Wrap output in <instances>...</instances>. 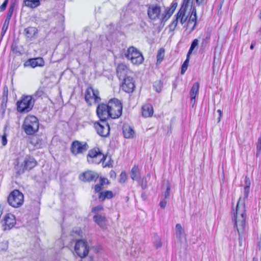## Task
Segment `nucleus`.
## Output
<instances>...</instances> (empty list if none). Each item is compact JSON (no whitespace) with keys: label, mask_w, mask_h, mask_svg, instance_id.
<instances>
[{"label":"nucleus","mask_w":261,"mask_h":261,"mask_svg":"<svg viewBox=\"0 0 261 261\" xmlns=\"http://www.w3.org/2000/svg\"><path fill=\"white\" fill-rule=\"evenodd\" d=\"M14 4H11V5L9 8L8 11L7 13V17L6 18V19H8V20H10L12 16L13 11H14Z\"/></svg>","instance_id":"obj_39"},{"label":"nucleus","mask_w":261,"mask_h":261,"mask_svg":"<svg viewBox=\"0 0 261 261\" xmlns=\"http://www.w3.org/2000/svg\"><path fill=\"white\" fill-rule=\"evenodd\" d=\"M81 261H94V259L91 256H89L85 259H83Z\"/></svg>","instance_id":"obj_61"},{"label":"nucleus","mask_w":261,"mask_h":261,"mask_svg":"<svg viewBox=\"0 0 261 261\" xmlns=\"http://www.w3.org/2000/svg\"><path fill=\"white\" fill-rule=\"evenodd\" d=\"M177 5V3H172V5H171V7H170L169 9L174 12V11H175V10L176 8Z\"/></svg>","instance_id":"obj_57"},{"label":"nucleus","mask_w":261,"mask_h":261,"mask_svg":"<svg viewBox=\"0 0 261 261\" xmlns=\"http://www.w3.org/2000/svg\"><path fill=\"white\" fill-rule=\"evenodd\" d=\"M107 159L101 152V150L97 147L90 149L87 155V161L89 164H99L105 161Z\"/></svg>","instance_id":"obj_5"},{"label":"nucleus","mask_w":261,"mask_h":261,"mask_svg":"<svg viewBox=\"0 0 261 261\" xmlns=\"http://www.w3.org/2000/svg\"><path fill=\"white\" fill-rule=\"evenodd\" d=\"M114 196L113 193L111 191H106L100 192L99 199L101 201H103L106 199H111Z\"/></svg>","instance_id":"obj_27"},{"label":"nucleus","mask_w":261,"mask_h":261,"mask_svg":"<svg viewBox=\"0 0 261 261\" xmlns=\"http://www.w3.org/2000/svg\"><path fill=\"white\" fill-rule=\"evenodd\" d=\"M25 36L28 38H32L37 33V29L35 27H29L24 30Z\"/></svg>","instance_id":"obj_26"},{"label":"nucleus","mask_w":261,"mask_h":261,"mask_svg":"<svg viewBox=\"0 0 261 261\" xmlns=\"http://www.w3.org/2000/svg\"><path fill=\"white\" fill-rule=\"evenodd\" d=\"M153 113V107L150 104H146L142 107V115L144 117H149Z\"/></svg>","instance_id":"obj_23"},{"label":"nucleus","mask_w":261,"mask_h":261,"mask_svg":"<svg viewBox=\"0 0 261 261\" xmlns=\"http://www.w3.org/2000/svg\"><path fill=\"white\" fill-rule=\"evenodd\" d=\"M178 22V21L176 18H175V19L173 20L172 23L169 25L170 29L171 31H174L175 30L177 25Z\"/></svg>","instance_id":"obj_46"},{"label":"nucleus","mask_w":261,"mask_h":261,"mask_svg":"<svg viewBox=\"0 0 261 261\" xmlns=\"http://www.w3.org/2000/svg\"><path fill=\"white\" fill-rule=\"evenodd\" d=\"M8 88L7 86H5L4 88V92H3V94L4 95H7L8 94Z\"/></svg>","instance_id":"obj_62"},{"label":"nucleus","mask_w":261,"mask_h":261,"mask_svg":"<svg viewBox=\"0 0 261 261\" xmlns=\"http://www.w3.org/2000/svg\"><path fill=\"white\" fill-rule=\"evenodd\" d=\"M250 186V181L249 178L246 176L245 178V186L244 189V198H247L248 197Z\"/></svg>","instance_id":"obj_29"},{"label":"nucleus","mask_w":261,"mask_h":261,"mask_svg":"<svg viewBox=\"0 0 261 261\" xmlns=\"http://www.w3.org/2000/svg\"><path fill=\"white\" fill-rule=\"evenodd\" d=\"M9 22L10 20L6 19H5L2 28V33H4V34L6 32L8 28Z\"/></svg>","instance_id":"obj_47"},{"label":"nucleus","mask_w":261,"mask_h":261,"mask_svg":"<svg viewBox=\"0 0 261 261\" xmlns=\"http://www.w3.org/2000/svg\"><path fill=\"white\" fill-rule=\"evenodd\" d=\"M102 186L99 184H96L94 186V191L95 193L100 192L102 189Z\"/></svg>","instance_id":"obj_49"},{"label":"nucleus","mask_w":261,"mask_h":261,"mask_svg":"<svg viewBox=\"0 0 261 261\" xmlns=\"http://www.w3.org/2000/svg\"><path fill=\"white\" fill-rule=\"evenodd\" d=\"M127 178L126 173L125 171H122L119 177V181L120 184H123L125 182Z\"/></svg>","instance_id":"obj_41"},{"label":"nucleus","mask_w":261,"mask_h":261,"mask_svg":"<svg viewBox=\"0 0 261 261\" xmlns=\"http://www.w3.org/2000/svg\"><path fill=\"white\" fill-rule=\"evenodd\" d=\"M24 4L27 7L34 8L40 5V1L39 0H25Z\"/></svg>","instance_id":"obj_31"},{"label":"nucleus","mask_w":261,"mask_h":261,"mask_svg":"<svg viewBox=\"0 0 261 261\" xmlns=\"http://www.w3.org/2000/svg\"><path fill=\"white\" fill-rule=\"evenodd\" d=\"M111 118L115 119L119 117L122 114V105L120 101L117 98L111 99L108 103Z\"/></svg>","instance_id":"obj_7"},{"label":"nucleus","mask_w":261,"mask_h":261,"mask_svg":"<svg viewBox=\"0 0 261 261\" xmlns=\"http://www.w3.org/2000/svg\"><path fill=\"white\" fill-rule=\"evenodd\" d=\"M97 134L101 137H106L110 133V126L106 120H100V122H96L94 124Z\"/></svg>","instance_id":"obj_13"},{"label":"nucleus","mask_w":261,"mask_h":261,"mask_svg":"<svg viewBox=\"0 0 261 261\" xmlns=\"http://www.w3.org/2000/svg\"><path fill=\"white\" fill-rule=\"evenodd\" d=\"M147 15L149 19L156 20L162 18L161 7L157 4H151L148 6Z\"/></svg>","instance_id":"obj_11"},{"label":"nucleus","mask_w":261,"mask_h":261,"mask_svg":"<svg viewBox=\"0 0 261 261\" xmlns=\"http://www.w3.org/2000/svg\"><path fill=\"white\" fill-rule=\"evenodd\" d=\"M117 75L120 80H123L126 76L132 75L133 73L128 67L124 64H120L116 69Z\"/></svg>","instance_id":"obj_16"},{"label":"nucleus","mask_w":261,"mask_h":261,"mask_svg":"<svg viewBox=\"0 0 261 261\" xmlns=\"http://www.w3.org/2000/svg\"><path fill=\"white\" fill-rule=\"evenodd\" d=\"M232 215V220L234 227L244 228L246 227V213L244 199L239 198L236 210L233 211Z\"/></svg>","instance_id":"obj_1"},{"label":"nucleus","mask_w":261,"mask_h":261,"mask_svg":"<svg viewBox=\"0 0 261 261\" xmlns=\"http://www.w3.org/2000/svg\"><path fill=\"white\" fill-rule=\"evenodd\" d=\"M43 93L44 92L42 90L39 89L38 91H36L35 95L36 96L41 97V96L43 95Z\"/></svg>","instance_id":"obj_56"},{"label":"nucleus","mask_w":261,"mask_h":261,"mask_svg":"<svg viewBox=\"0 0 261 261\" xmlns=\"http://www.w3.org/2000/svg\"><path fill=\"white\" fill-rule=\"evenodd\" d=\"M94 221L100 227H102L106 222V217L98 214H96L93 217Z\"/></svg>","instance_id":"obj_28"},{"label":"nucleus","mask_w":261,"mask_h":261,"mask_svg":"<svg viewBox=\"0 0 261 261\" xmlns=\"http://www.w3.org/2000/svg\"><path fill=\"white\" fill-rule=\"evenodd\" d=\"M173 12L171 11L169 9L166 11L165 13H162V18H161V21H167L172 15Z\"/></svg>","instance_id":"obj_35"},{"label":"nucleus","mask_w":261,"mask_h":261,"mask_svg":"<svg viewBox=\"0 0 261 261\" xmlns=\"http://www.w3.org/2000/svg\"><path fill=\"white\" fill-rule=\"evenodd\" d=\"M257 247L259 250L261 249V233H260L259 237L258 239Z\"/></svg>","instance_id":"obj_59"},{"label":"nucleus","mask_w":261,"mask_h":261,"mask_svg":"<svg viewBox=\"0 0 261 261\" xmlns=\"http://www.w3.org/2000/svg\"><path fill=\"white\" fill-rule=\"evenodd\" d=\"M197 11L195 7L192 9L191 15L188 19L187 29H190V33L192 32L197 25Z\"/></svg>","instance_id":"obj_18"},{"label":"nucleus","mask_w":261,"mask_h":261,"mask_svg":"<svg viewBox=\"0 0 261 261\" xmlns=\"http://www.w3.org/2000/svg\"><path fill=\"white\" fill-rule=\"evenodd\" d=\"M89 148V146L86 142H82L75 140L72 142L70 150L74 155L83 153Z\"/></svg>","instance_id":"obj_12"},{"label":"nucleus","mask_w":261,"mask_h":261,"mask_svg":"<svg viewBox=\"0 0 261 261\" xmlns=\"http://www.w3.org/2000/svg\"><path fill=\"white\" fill-rule=\"evenodd\" d=\"M44 64V61L42 58H36L28 60L24 63V66L35 68L37 66H43Z\"/></svg>","instance_id":"obj_19"},{"label":"nucleus","mask_w":261,"mask_h":261,"mask_svg":"<svg viewBox=\"0 0 261 261\" xmlns=\"http://www.w3.org/2000/svg\"><path fill=\"white\" fill-rule=\"evenodd\" d=\"M106 182H108V180L107 178H105V177H101L100 178V182H99V184L100 185H101L102 186L105 185V184H106Z\"/></svg>","instance_id":"obj_51"},{"label":"nucleus","mask_w":261,"mask_h":261,"mask_svg":"<svg viewBox=\"0 0 261 261\" xmlns=\"http://www.w3.org/2000/svg\"><path fill=\"white\" fill-rule=\"evenodd\" d=\"M103 210V207L102 205H99L93 207L92 208V212L95 213L96 214H97V213Z\"/></svg>","instance_id":"obj_45"},{"label":"nucleus","mask_w":261,"mask_h":261,"mask_svg":"<svg viewBox=\"0 0 261 261\" xmlns=\"http://www.w3.org/2000/svg\"><path fill=\"white\" fill-rule=\"evenodd\" d=\"M256 148L257 151L260 152L261 151V138L258 139Z\"/></svg>","instance_id":"obj_54"},{"label":"nucleus","mask_w":261,"mask_h":261,"mask_svg":"<svg viewBox=\"0 0 261 261\" xmlns=\"http://www.w3.org/2000/svg\"><path fill=\"white\" fill-rule=\"evenodd\" d=\"M147 178L148 179L150 178V175L149 174H147V176H143L138 181L143 189H145L147 187Z\"/></svg>","instance_id":"obj_33"},{"label":"nucleus","mask_w":261,"mask_h":261,"mask_svg":"<svg viewBox=\"0 0 261 261\" xmlns=\"http://www.w3.org/2000/svg\"><path fill=\"white\" fill-rule=\"evenodd\" d=\"M255 44V41H252L251 44V45H250V48L251 49H253L254 48Z\"/></svg>","instance_id":"obj_63"},{"label":"nucleus","mask_w":261,"mask_h":261,"mask_svg":"<svg viewBox=\"0 0 261 261\" xmlns=\"http://www.w3.org/2000/svg\"><path fill=\"white\" fill-rule=\"evenodd\" d=\"M204 0H196V2L197 5H200L203 2Z\"/></svg>","instance_id":"obj_64"},{"label":"nucleus","mask_w":261,"mask_h":261,"mask_svg":"<svg viewBox=\"0 0 261 261\" xmlns=\"http://www.w3.org/2000/svg\"><path fill=\"white\" fill-rule=\"evenodd\" d=\"M124 56L132 64L139 65L144 61V57L141 52L133 46L129 47L124 51Z\"/></svg>","instance_id":"obj_3"},{"label":"nucleus","mask_w":261,"mask_h":261,"mask_svg":"<svg viewBox=\"0 0 261 261\" xmlns=\"http://www.w3.org/2000/svg\"><path fill=\"white\" fill-rule=\"evenodd\" d=\"M104 162H102V165H103V167H112V163L111 162V159L110 160L109 162H108V163H106V164H104Z\"/></svg>","instance_id":"obj_55"},{"label":"nucleus","mask_w":261,"mask_h":261,"mask_svg":"<svg viewBox=\"0 0 261 261\" xmlns=\"http://www.w3.org/2000/svg\"><path fill=\"white\" fill-rule=\"evenodd\" d=\"M7 201L11 206L17 208L20 207L23 203V194L18 190L12 191L7 198Z\"/></svg>","instance_id":"obj_6"},{"label":"nucleus","mask_w":261,"mask_h":261,"mask_svg":"<svg viewBox=\"0 0 261 261\" xmlns=\"http://www.w3.org/2000/svg\"><path fill=\"white\" fill-rule=\"evenodd\" d=\"M199 40L198 39H195L193 40L190 48L188 51V53L187 54L188 58H189L191 54L192 53L193 50L194 49V48L197 47L198 45Z\"/></svg>","instance_id":"obj_36"},{"label":"nucleus","mask_w":261,"mask_h":261,"mask_svg":"<svg viewBox=\"0 0 261 261\" xmlns=\"http://www.w3.org/2000/svg\"><path fill=\"white\" fill-rule=\"evenodd\" d=\"M11 50L16 55H21V51L19 50L18 47L15 44H13L11 46Z\"/></svg>","instance_id":"obj_42"},{"label":"nucleus","mask_w":261,"mask_h":261,"mask_svg":"<svg viewBox=\"0 0 261 261\" xmlns=\"http://www.w3.org/2000/svg\"><path fill=\"white\" fill-rule=\"evenodd\" d=\"M165 56V49L163 48H160L157 53L156 59L157 64H160L163 60Z\"/></svg>","instance_id":"obj_34"},{"label":"nucleus","mask_w":261,"mask_h":261,"mask_svg":"<svg viewBox=\"0 0 261 261\" xmlns=\"http://www.w3.org/2000/svg\"><path fill=\"white\" fill-rule=\"evenodd\" d=\"M130 175L133 180L139 181V179L141 178V172L138 166H134L130 171Z\"/></svg>","instance_id":"obj_24"},{"label":"nucleus","mask_w":261,"mask_h":261,"mask_svg":"<svg viewBox=\"0 0 261 261\" xmlns=\"http://www.w3.org/2000/svg\"><path fill=\"white\" fill-rule=\"evenodd\" d=\"M238 230V232L239 233V242L240 243H241V241H242V236H241V233H243V230L244 229H241V231H240V229H237Z\"/></svg>","instance_id":"obj_58"},{"label":"nucleus","mask_w":261,"mask_h":261,"mask_svg":"<svg viewBox=\"0 0 261 261\" xmlns=\"http://www.w3.org/2000/svg\"><path fill=\"white\" fill-rule=\"evenodd\" d=\"M14 164L16 173L19 175L27 170L29 171L33 169L37 166V162L33 156L27 155L24 157L17 158Z\"/></svg>","instance_id":"obj_2"},{"label":"nucleus","mask_w":261,"mask_h":261,"mask_svg":"<svg viewBox=\"0 0 261 261\" xmlns=\"http://www.w3.org/2000/svg\"><path fill=\"white\" fill-rule=\"evenodd\" d=\"M34 106L32 97L30 95L23 96L17 102V111L20 113L30 112Z\"/></svg>","instance_id":"obj_8"},{"label":"nucleus","mask_w":261,"mask_h":261,"mask_svg":"<svg viewBox=\"0 0 261 261\" xmlns=\"http://www.w3.org/2000/svg\"><path fill=\"white\" fill-rule=\"evenodd\" d=\"M199 88V84L197 82L193 84L190 90V97H192V99L196 97V96L198 92Z\"/></svg>","instance_id":"obj_32"},{"label":"nucleus","mask_w":261,"mask_h":261,"mask_svg":"<svg viewBox=\"0 0 261 261\" xmlns=\"http://www.w3.org/2000/svg\"><path fill=\"white\" fill-rule=\"evenodd\" d=\"M211 37V32L207 31L205 33L202 39L201 45L202 47H205L210 42Z\"/></svg>","instance_id":"obj_30"},{"label":"nucleus","mask_w":261,"mask_h":261,"mask_svg":"<svg viewBox=\"0 0 261 261\" xmlns=\"http://www.w3.org/2000/svg\"><path fill=\"white\" fill-rule=\"evenodd\" d=\"M154 245L156 248H159L162 246L161 239L159 237H155Z\"/></svg>","instance_id":"obj_43"},{"label":"nucleus","mask_w":261,"mask_h":261,"mask_svg":"<svg viewBox=\"0 0 261 261\" xmlns=\"http://www.w3.org/2000/svg\"><path fill=\"white\" fill-rule=\"evenodd\" d=\"M189 58H188V56H187V59L181 66V73L182 74H184L187 70L189 64Z\"/></svg>","instance_id":"obj_40"},{"label":"nucleus","mask_w":261,"mask_h":261,"mask_svg":"<svg viewBox=\"0 0 261 261\" xmlns=\"http://www.w3.org/2000/svg\"><path fill=\"white\" fill-rule=\"evenodd\" d=\"M2 143L3 146H5L7 143L6 135H4L2 137Z\"/></svg>","instance_id":"obj_52"},{"label":"nucleus","mask_w":261,"mask_h":261,"mask_svg":"<svg viewBox=\"0 0 261 261\" xmlns=\"http://www.w3.org/2000/svg\"><path fill=\"white\" fill-rule=\"evenodd\" d=\"M154 89L158 93L162 91L163 88V83L161 81H155L153 85Z\"/></svg>","instance_id":"obj_38"},{"label":"nucleus","mask_w":261,"mask_h":261,"mask_svg":"<svg viewBox=\"0 0 261 261\" xmlns=\"http://www.w3.org/2000/svg\"><path fill=\"white\" fill-rule=\"evenodd\" d=\"M8 248V242L4 241L0 243V249L3 251L6 250Z\"/></svg>","instance_id":"obj_44"},{"label":"nucleus","mask_w":261,"mask_h":261,"mask_svg":"<svg viewBox=\"0 0 261 261\" xmlns=\"http://www.w3.org/2000/svg\"><path fill=\"white\" fill-rule=\"evenodd\" d=\"M217 112L219 113V117L218 118V122H219L222 117V112L220 110H218Z\"/></svg>","instance_id":"obj_60"},{"label":"nucleus","mask_w":261,"mask_h":261,"mask_svg":"<svg viewBox=\"0 0 261 261\" xmlns=\"http://www.w3.org/2000/svg\"><path fill=\"white\" fill-rule=\"evenodd\" d=\"M30 143L37 148L42 146V140L37 136H33L30 138Z\"/></svg>","instance_id":"obj_25"},{"label":"nucleus","mask_w":261,"mask_h":261,"mask_svg":"<svg viewBox=\"0 0 261 261\" xmlns=\"http://www.w3.org/2000/svg\"><path fill=\"white\" fill-rule=\"evenodd\" d=\"M4 222L5 227H7L8 228H12L16 224L15 217L12 214H7L5 216Z\"/></svg>","instance_id":"obj_20"},{"label":"nucleus","mask_w":261,"mask_h":261,"mask_svg":"<svg viewBox=\"0 0 261 261\" xmlns=\"http://www.w3.org/2000/svg\"><path fill=\"white\" fill-rule=\"evenodd\" d=\"M85 99L89 106H91L93 103L99 102L101 98L99 96L98 90L94 89L92 87H88L85 91Z\"/></svg>","instance_id":"obj_9"},{"label":"nucleus","mask_w":261,"mask_h":261,"mask_svg":"<svg viewBox=\"0 0 261 261\" xmlns=\"http://www.w3.org/2000/svg\"><path fill=\"white\" fill-rule=\"evenodd\" d=\"M96 113L100 120H107L111 118L110 109L108 104L100 103L97 107Z\"/></svg>","instance_id":"obj_14"},{"label":"nucleus","mask_w":261,"mask_h":261,"mask_svg":"<svg viewBox=\"0 0 261 261\" xmlns=\"http://www.w3.org/2000/svg\"><path fill=\"white\" fill-rule=\"evenodd\" d=\"M187 11L184 7H181L176 15V18L178 21L181 24H184L188 19V16L186 15Z\"/></svg>","instance_id":"obj_21"},{"label":"nucleus","mask_w":261,"mask_h":261,"mask_svg":"<svg viewBox=\"0 0 261 261\" xmlns=\"http://www.w3.org/2000/svg\"><path fill=\"white\" fill-rule=\"evenodd\" d=\"M166 190L165 192L163 193L162 195V198L167 200V199L169 197L170 195V185L168 181H166Z\"/></svg>","instance_id":"obj_37"},{"label":"nucleus","mask_w":261,"mask_h":261,"mask_svg":"<svg viewBox=\"0 0 261 261\" xmlns=\"http://www.w3.org/2000/svg\"><path fill=\"white\" fill-rule=\"evenodd\" d=\"M124 137L127 139L134 138L135 135L134 130L128 124H124L122 127Z\"/></svg>","instance_id":"obj_22"},{"label":"nucleus","mask_w":261,"mask_h":261,"mask_svg":"<svg viewBox=\"0 0 261 261\" xmlns=\"http://www.w3.org/2000/svg\"><path fill=\"white\" fill-rule=\"evenodd\" d=\"M122 80L121 85L122 90L126 93H132L135 88V81L132 75L126 76Z\"/></svg>","instance_id":"obj_15"},{"label":"nucleus","mask_w":261,"mask_h":261,"mask_svg":"<svg viewBox=\"0 0 261 261\" xmlns=\"http://www.w3.org/2000/svg\"><path fill=\"white\" fill-rule=\"evenodd\" d=\"M22 128L27 135H33L39 129V121L37 117L33 115L28 116L24 120Z\"/></svg>","instance_id":"obj_4"},{"label":"nucleus","mask_w":261,"mask_h":261,"mask_svg":"<svg viewBox=\"0 0 261 261\" xmlns=\"http://www.w3.org/2000/svg\"><path fill=\"white\" fill-rule=\"evenodd\" d=\"M8 1L9 0H5L3 4L0 6V11H4L6 9L8 3Z\"/></svg>","instance_id":"obj_48"},{"label":"nucleus","mask_w":261,"mask_h":261,"mask_svg":"<svg viewBox=\"0 0 261 261\" xmlns=\"http://www.w3.org/2000/svg\"><path fill=\"white\" fill-rule=\"evenodd\" d=\"M191 0H184L182 5L181 7H184L187 11V7Z\"/></svg>","instance_id":"obj_53"},{"label":"nucleus","mask_w":261,"mask_h":261,"mask_svg":"<svg viewBox=\"0 0 261 261\" xmlns=\"http://www.w3.org/2000/svg\"><path fill=\"white\" fill-rule=\"evenodd\" d=\"M98 174L95 171L88 170L82 173L79 176V178L84 182L96 181L98 178Z\"/></svg>","instance_id":"obj_17"},{"label":"nucleus","mask_w":261,"mask_h":261,"mask_svg":"<svg viewBox=\"0 0 261 261\" xmlns=\"http://www.w3.org/2000/svg\"><path fill=\"white\" fill-rule=\"evenodd\" d=\"M166 204H167V200L162 198V200L160 201L159 205L161 207L164 208L166 206Z\"/></svg>","instance_id":"obj_50"},{"label":"nucleus","mask_w":261,"mask_h":261,"mask_svg":"<svg viewBox=\"0 0 261 261\" xmlns=\"http://www.w3.org/2000/svg\"><path fill=\"white\" fill-rule=\"evenodd\" d=\"M74 250L76 254L80 257H85L89 251L87 242L84 240H77L75 244Z\"/></svg>","instance_id":"obj_10"}]
</instances>
